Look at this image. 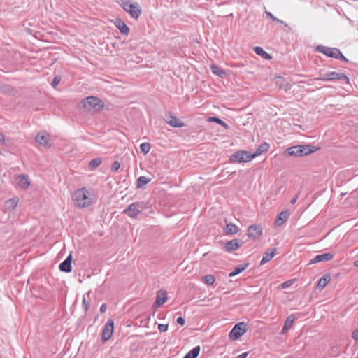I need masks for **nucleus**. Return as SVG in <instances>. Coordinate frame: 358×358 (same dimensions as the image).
<instances>
[{"label": "nucleus", "mask_w": 358, "mask_h": 358, "mask_svg": "<svg viewBox=\"0 0 358 358\" xmlns=\"http://www.w3.org/2000/svg\"><path fill=\"white\" fill-rule=\"evenodd\" d=\"M116 27L118 28V29L121 31V33L127 34V33L129 31V27H127V24H115Z\"/></svg>", "instance_id": "34"}, {"label": "nucleus", "mask_w": 358, "mask_h": 358, "mask_svg": "<svg viewBox=\"0 0 358 358\" xmlns=\"http://www.w3.org/2000/svg\"><path fill=\"white\" fill-rule=\"evenodd\" d=\"M352 337L353 339L355 340H358V329H355L352 334Z\"/></svg>", "instance_id": "44"}, {"label": "nucleus", "mask_w": 358, "mask_h": 358, "mask_svg": "<svg viewBox=\"0 0 358 358\" xmlns=\"http://www.w3.org/2000/svg\"><path fill=\"white\" fill-rule=\"evenodd\" d=\"M72 200L77 207L87 208L96 202V196L92 191L83 187L74 192Z\"/></svg>", "instance_id": "1"}, {"label": "nucleus", "mask_w": 358, "mask_h": 358, "mask_svg": "<svg viewBox=\"0 0 358 358\" xmlns=\"http://www.w3.org/2000/svg\"><path fill=\"white\" fill-rule=\"evenodd\" d=\"M141 151L144 154L146 155L149 152L150 150V145L148 143H143L140 145Z\"/></svg>", "instance_id": "35"}, {"label": "nucleus", "mask_w": 358, "mask_h": 358, "mask_svg": "<svg viewBox=\"0 0 358 358\" xmlns=\"http://www.w3.org/2000/svg\"><path fill=\"white\" fill-rule=\"evenodd\" d=\"M4 136L0 132V143H4Z\"/></svg>", "instance_id": "49"}, {"label": "nucleus", "mask_w": 358, "mask_h": 358, "mask_svg": "<svg viewBox=\"0 0 358 358\" xmlns=\"http://www.w3.org/2000/svg\"><path fill=\"white\" fill-rule=\"evenodd\" d=\"M269 145L268 143H263L259 146L256 152L253 154L254 157L261 155L262 153H264L268 150Z\"/></svg>", "instance_id": "27"}, {"label": "nucleus", "mask_w": 358, "mask_h": 358, "mask_svg": "<svg viewBox=\"0 0 358 358\" xmlns=\"http://www.w3.org/2000/svg\"><path fill=\"white\" fill-rule=\"evenodd\" d=\"M146 203L143 201L135 202L130 204L123 213L127 215L129 217L134 218L141 213L143 210L146 209Z\"/></svg>", "instance_id": "5"}, {"label": "nucleus", "mask_w": 358, "mask_h": 358, "mask_svg": "<svg viewBox=\"0 0 358 358\" xmlns=\"http://www.w3.org/2000/svg\"><path fill=\"white\" fill-rule=\"evenodd\" d=\"M248 266V264H246L243 266H241V265H239L233 271H231L230 273H229V277H233V276H235L238 274H239L240 273L243 272V271H245Z\"/></svg>", "instance_id": "31"}, {"label": "nucleus", "mask_w": 358, "mask_h": 358, "mask_svg": "<svg viewBox=\"0 0 358 358\" xmlns=\"http://www.w3.org/2000/svg\"><path fill=\"white\" fill-rule=\"evenodd\" d=\"M200 352V347L196 346L192 349L183 358H196Z\"/></svg>", "instance_id": "30"}, {"label": "nucleus", "mask_w": 358, "mask_h": 358, "mask_svg": "<svg viewBox=\"0 0 358 358\" xmlns=\"http://www.w3.org/2000/svg\"><path fill=\"white\" fill-rule=\"evenodd\" d=\"M114 330V323L112 320H108L104 326L101 338L103 341H108L113 335Z\"/></svg>", "instance_id": "10"}, {"label": "nucleus", "mask_w": 358, "mask_h": 358, "mask_svg": "<svg viewBox=\"0 0 358 358\" xmlns=\"http://www.w3.org/2000/svg\"><path fill=\"white\" fill-rule=\"evenodd\" d=\"M120 162H117V161H115V162H114L113 163V164H112L111 170H112L113 171H118V169H120Z\"/></svg>", "instance_id": "38"}, {"label": "nucleus", "mask_w": 358, "mask_h": 358, "mask_svg": "<svg viewBox=\"0 0 358 358\" xmlns=\"http://www.w3.org/2000/svg\"><path fill=\"white\" fill-rule=\"evenodd\" d=\"M208 121L210 122H216L220 124L222 120H220V118L216 117H208Z\"/></svg>", "instance_id": "40"}, {"label": "nucleus", "mask_w": 358, "mask_h": 358, "mask_svg": "<svg viewBox=\"0 0 358 358\" xmlns=\"http://www.w3.org/2000/svg\"><path fill=\"white\" fill-rule=\"evenodd\" d=\"M275 255V248H273L270 251L265 252V254L264 255V256L261 260L260 264L263 265V264L268 262Z\"/></svg>", "instance_id": "22"}, {"label": "nucleus", "mask_w": 358, "mask_h": 358, "mask_svg": "<svg viewBox=\"0 0 358 358\" xmlns=\"http://www.w3.org/2000/svg\"><path fill=\"white\" fill-rule=\"evenodd\" d=\"M220 125L222 126L225 129H228L229 128L228 125L225 122H224L222 120L220 123Z\"/></svg>", "instance_id": "47"}, {"label": "nucleus", "mask_w": 358, "mask_h": 358, "mask_svg": "<svg viewBox=\"0 0 358 358\" xmlns=\"http://www.w3.org/2000/svg\"><path fill=\"white\" fill-rule=\"evenodd\" d=\"M36 142L42 146H48L49 136L43 132L38 133L36 137Z\"/></svg>", "instance_id": "16"}, {"label": "nucleus", "mask_w": 358, "mask_h": 358, "mask_svg": "<svg viewBox=\"0 0 358 358\" xmlns=\"http://www.w3.org/2000/svg\"><path fill=\"white\" fill-rule=\"evenodd\" d=\"M239 228L233 223L227 224L226 227L223 229L224 233L226 235H233L238 232Z\"/></svg>", "instance_id": "18"}, {"label": "nucleus", "mask_w": 358, "mask_h": 358, "mask_svg": "<svg viewBox=\"0 0 358 358\" xmlns=\"http://www.w3.org/2000/svg\"><path fill=\"white\" fill-rule=\"evenodd\" d=\"M330 281V276L329 275H323L318 281L317 287L319 289H322Z\"/></svg>", "instance_id": "26"}, {"label": "nucleus", "mask_w": 358, "mask_h": 358, "mask_svg": "<svg viewBox=\"0 0 358 358\" xmlns=\"http://www.w3.org/2000/svg\"><path fill=\"white\" fill-rule=\"evenodd\" d=\"M71 262H72V255L69 254V255L66 257V259L59 264V269L62 271L69 273L71 271Z\"/></svg>", "instance_id": "14"}, {"label": "nucleus", "mask_w": 358, "mask_h": 358, "mask_svg": "<svg viewBox=\"0 0 358 358\" xmlns=\"http://www.w3.org/2000/svg\"><path fill=\"white\" fill-rule=\"evenodd\" d=\"M248 355V352H244V353H242L241 355H239L238 356H237L236 358H246Z\"/></svg>", "instance_id": "46"}, {"label": "nucleus", "mask_w": 358, "mask_h": 358, "mask_svg": "<svg viewBox=\"0 0 358 358\" xmlns=\"http://www.w3.org/2000/svg\"><path fill=\"white\" fill-rule=\"evenodd\" d=\"M15 180L19 187L23 189H27L30 185V180L28 176L20 174L16 176Z\"/></svg>", "instance_id": "12"}, {"label": "nucleus", "mask_w": 358, "mask_h": 358, "mask_svg": "<svg viewBox=\"0 0 358 358\" xmlns=\"http://www.w3.org/2000/svg\"><path fill=\"white\" fill-rule=\"evenodd\" d=\"M292 285V280H288L282 284V288L286 289Z\"/></svg>", "instance_id": "41"}, {"label": "nucleus", "mask_w": 358, "mask_h": 358, "mask_svg": "<svg viewBox=\"0 0 358 358\" xmlns=\"http://www.w3.org/2000/svg\"><path fill=\"white\" fill-rule=\"evenodd\" d=\"M357 358H358V357H357Z\"/></svg>", "instance_id": "53"}, {"label": "nucleus", "mask_w": 358, "mask_h": 358, "mask_svg": "<svg viewBox=\"0 0 358 358\" xmlns=\"http://www.w3.org/2000/svg\"><path fill=\"white\" fill-rule=\"evenodd\" d=\"M239 247H240V244H239L238 241L237 239H234V240H231V241L226 243V244L224 245V250L227 252H231L234 250H236L237 249L239 248Z\"/></svg>", "instance_id": "17"}, {"label": "nucleus", "mask_w": 358, "mask_h": 358, "mask_svg": "<svg viewBox=\"0 0 358 358\" xmlns=\"http://www.w3.org/2000/svg\"><path fill=\"white\" fill-rule=\"evenodd\" d=\"M80 109L90 111L92 109L100 110L103 108V101L96 96H88L84 99L79 104Z\"/></svg>", "instance_id": "2"}, {"label": "nucleus", "mask_w": 358, "mask_h": 358, "mask_svg": "<svg viewBox=\"0 0 358 358\" xmlns=\"http://www.w3.org/2000/svg\"><path fill=\"white\" fill-rule=\"evenodd\" d=\"M121 6L134 19H137L141 13L139 5L136 3H133L129 0H122Z\"/></svg>", "instance_id": "4"}, {"label": "nucleus", "mask_w": 358, "mask_h": 358, "mask_svg": "<svg viewBox=\"0 0 358 358\" xmlns=\"http://www.w3.org/2000/svg\"><path fill=\"white\" fill-rule=\"evenodd\" d=\"M262 228L257 224H252L248 227V236L252 239H259L262 234Z\"/></svg>", "instance_id": "11"}, {"label": "nucleus", "mask_w": 358, "mask_h": 358, "mask_svg": "<svg viewBox=\"0 0 358 358\" xmlns=\"http://www.w3.org/2000/svg\"><path fill=\"white\" fill-rule=\"evenodd\" d=\"M275 83L280 88L284 89L286 91L291 88L289 83L282 77H276Z\"/></svg>", "instance_id": "23"}, {"label": "nucleus", "mask_w": 358, "mask_h": 358, "mask_svg": "<svg viewBox=\"0 0 358 358\" xmlns=\"http://www.w3.org/2000/svg\"><path fill=\"white\" fill-rule=\"evenodd\" d=\"M204 282L208 285H211L215 282V278L212 275H206L203 277Z\"/></svg>", "instance_id": "36"}, {"label": "nucleus", "mask_w": 358, "mask_h": 358, "mask_svg": "<svg viewBox=\"0 0 358 358\" xmlns=\"http://www.w3.org/2000/svg\"><path fill=\"white\" fill-rule=\"evenodd\" d=\"M158 329L160 332H165L168 329V324H160L158 325Z\"/></svg>", "instance_id": "39"}, {"label": "nucleus", "mask_w": 358, "mask_h": 358, "mask_svg": "<svg viewBox=\"0 0 358 358\" xmlns=\"http://www.w3.org/2000/svg\"><path fill=\"white\" fill-rule=\"evenodd\" d=\"M60 80H61L60 76H55L51 83L52 87L56 88V87L59 85Z\"/></svg>", "instance_id": "37"}, {"label": "nucleus", "mask_w": 358, "mask_h": 358, "mask_svg": "<svg viewBox=\"0 0 358 358\" xmlns=\"http://www.w3.org/2000/svg\"><path fill=\"white\" fill-rule=\"evenodd\" d=\"M90 294H86L83 296L82 306L85 311H87L90 307Z\"/></svg>", "instance_id": "32"}, {"label": "nucleus", "mask_w": 358, "mask_h": 358, "mask_svg": "<svg viewBox=\"0 0 358 358\" xmlns=\"http://www.w3.org/2000/svg\"><path fill=\"white\" fill-rule=\"evenodd\" d=\"M19 203L18 197H13L5 201L4 208L6 211H12L15 209Z\"/></svg>", "instance_id": "15"}, {"label": "nucleus", "mask_w": 358, "mask_h": 358, "mask_svg": "<svg viewBox=\"0 0 358 358\" xmlns=\"http://www.w3.org/2000/svg\"><path fill=\"white\" fill-rule=\"evenodd\" d=\"M354 265H355V266H357V267H358V259H357V260H356V261H355V262H354Z\"/></svg>", "instance_id": "51"}, {"label": "nucleus", "mask_w": 358, "mask_h": 358, "mask_svg": "<svg viewBox=\"0 0 358 358\" xmlns=\"http://www.w3.org/2000/svg\"><path fill=\"white\" fill-rule=\"evenodd\" d=\"M267 15H268L273 21H277V22H283V21L275 18L271 13L266 12Z\"/></svg>", "instance_id": "42"}, {"label": "nucleus", "mask_w": 358, "mask_h": 358, "mask_svg": "<svg viewBox=\"0 0 358 358\" xmlns=\"http://www.w3.org/2000/svg\"><path fill=\"white\" fill-rule=\"evenodd\" d=\"M294 320L295 317L294 315H291L287 317L282 330V334H285L292 327Z\"/></svg>", "instance_id": "24"}, {"label": "nucleus", "mask_w": 358, "mask_h": 358, "mask_svg": "<svg viewBox=\"0 0 358 358\" xmlns=\"http://www.w3.org/2000/svg\"><path fill=\"white\" fill-rule=\"evenodd\" d=\"M151 181V179L149 178H147L146 176H140L136 181V187L137 188H142L146 184L150 182Z\"/></svg>", "instance_id": "28"}, {"label": "nucleus", "mask_w": 358, "mask_h": 358, "mask_svg": "<svg viewBox=\"0 0 358 358\" xmlns=\"http://www.w3.org/2000/svg\"><path fill=\"white\" fill-rule=\"evenodd\" d=\"M166 122L173 127H182L184 126V123L182 122L173 115H171L168 117Z\"/></svg>", "instance_id": "20"}, {"label": "nucleus", "mask_w": 358, "mask_h": 358, "mask_svg": "<svg viewBox=\"0 0 358 358\" xmlns=\"http://www.w3.org/2000/svg\"><path fill=\"white\" fill-rule=\"evenodd\" d=\"M253 50L257 55L261 56L264 59H271V56L268 53L265 52L263 50V48L261 47H259V46L254 47Z\"/></svg>", "instance_id": "25"}, {"label": "nucleus", "mask_w": 358, "mask_h": 358, "mask_svg": "<svg viewBox=\"0 0 358 358\" xmlns=\"http://www.w3.org/2000/svg\"><path fill=\"white\" fill-rule=\"evenodd\" d=\"M297 198H298V196H294V198L290 201V203H291L292 204H294V203L296 202V201H297Z\"/></svg>", "instance_id": "50"}, {"label": "nucleus", "mask_w": 358, "mask_h": 358, "mask_svg": "<svg viewBox=\"0 0 358 358\" xmlns=\"http://www.w3.org/2000/svg\"><path fill=\"white\" fill-rule=\"evenodd\" d=\"M116 22H120V23H122L123 21L122 20H118Z\"/></svg>", "instance_id": "52"}, {"label": "nucleus", "mask_w": 358, "mask_h": 358, "mask_svg": "<svg viewBox=\"0 0 358 358\" xmlns=\"http://www.w3.org/2000/svg\"><path fill=\"white\" fill-rule=\"evenodd\" d=\"M310 145L292 146L286 150L285 154L287 156L302 157L315 151Z\"/></svg>", "instance_id": "3"}, {"label": "nucleus", "mask_w": 358, "mask_h": 358, "mask_svg": "<svg viewBox=\"0 0 358 358\" xmlns=\"http://www.w3.org/2000/svg\"><path fill=\"white\" fill-rule=\"evenodd\" d=\"M210 69L212 72L218 76L220 78H222L225 76L226 73L225 71L220 69L219 66H216L215 64H212L210 66Z\"/></svg>", "instance_id": "29"}, {"label": "nucleus", "mask_w": 358, "mask_h": 358, "mask_svg": "<svg viewBox=\"0 0 358 358\" xmlns=\"http://www.w3.org/2000/svg\"><path fill=\"white\" fill-rule=\"evenodd\" d=\"M336 59L347 61V59L343 55V54L341 52V56H338Z\"/></svg>", "instance_id": "48"}, {"label": "nucleus", "mask_w": 358, "mask_h": 358, "mask_svg": "<svg viewBox=\"0 0 358 358\" xmlns=\"http://www.w3.org/2000/svg\"><path fill=\"white\" fill-rule=\"evenodd\" d=\"M176 322L178 324H180L181 326H183L185 323V319L182 317H178L176 320Z\"/></svg>", "instance_id": "43"}, {"label": "nucleus", "mask_w": 358, "mask_h": 358, "mask_svg": "<svg viewBox=\"0 0 358 358\" xmlns=\"http://www.w3.org/2000/svg\"><path fill=\"white\" fill-rule=\"evenodd\" d=\"M254 158V155L246 151H237L230 157L233 163L248 162Z\"/></svg>", "instance_id": "8"}, {"label": "nucleus", "mask_w": 358, "mask_h": 358, "mask_svg": "<svg viewBox=\"0 0 358 358\" xmlns=\"http://www.w3.org/2000/svg\"><path fill=\"white\" fill-rule=\"evenodd\" d=\"M106 310H107V306H106V304H105V303L102 304V305L101 306V307H100V312H101V313H105V312L106 311Z\"/></svg>", "instance_id": "45"}, {"label": "nucleus", "mask_w": 358, "mask_h": 358, "mask_svg": "<svg viewBox=\"0 0 358 358\" xmlns=\"http://www.w3.org/2000/svg\"><path fill=\"white\" fill-rule=\"evenodd\" d=\"M317 49L319 52L329 57L337 58L338 56H341V51L336 48L318 46Z\"/></svg>", "instance_id": "9"}, {"label": "nucleus", "mask_w": 358, "mask_h": 358, "mask_svg": "<svg viewBox=\"0 0 358 358\" xmlns=\"http://www.w3.org/2000/svg\"><path fill=\"white\" fill-rule=\"evenodd\" d=\"M317 80L322 81H333L339 80L344 81L347 84H348L350 82L349 78L346 75L336 71H329L324 74H321V76L318 77Z\"/></svg>", "instance_id": "6"}, {"label": "nucleus", "mask_w": 358, "mask_h": 358, "mask_svg": "<svg viewBox=\"0 0 358 358\" xmlns=\"http://www.w3.org/2000/svg\"><path fill=\"white\" fill-rule=\"evenodd\" d=\"M167 300L166 292L164 290H159L157 293V298L155 301L156 306H162Z\"/></svg>", "instance_id": "19"}, {"label": "nucleus", "mask_w": 358, "mask_h": 358, "mask_svg": "<svg viewBox=\"0 0 358 358\" xmlns=\"http://www.w3.org/2000/svg\"><path fill=\"white\" fill-rule=\"evenodd\" d=\"M248 330L246 323L241 322L236 324L229 333V338L231 340H237L243 336Z\"/></svg>", "instance_id": "7"}, {"label": "nucleus", "mask_w": 358, "mask_h": 358, "mask_svg": "<svg viewBox=\"0 0 358 358\" xmlns=\"http://www.w3.org/2000/svg\"><path fill=\"white\" fill-rule=\"evenodd\" d=\"M101 162L102 161L101 158H95L90 161L89 164V168L92 170H94L101 164Z\"/></svg>", "instance_id": "33"}, {"label": "nucleus", "mask_w": 358, "mask_h": 358, "mask_svg": "<svg viewBox=\"0 0 358 358\" xmlns=\"http://www.w3.org/2000/svg\"><path fill=\"white\" fill-rule=\"evenodd\" d=\"M289 213L287 210L282 211L278 218L275 220V224L277 226H280L282 224H283L289 217Z\"/></svg>", "instance_id": "21"}, {"label": "nucleus", "mask_w": 358, "mask_h": 358, "mask_svg": "<svg viewBox=\"0 0 358 358\" xmlns=\"http://www.w3.org/2000/svg\"><path fill=\"white\" fill-rule=\"evenodd\" d=\"M334 257V255L331 253H324L321 255H317L311 259L309 262V264H316L320 262H327L331 260Z\"/></svg>", "instance_id": "13"}]
</instances>
